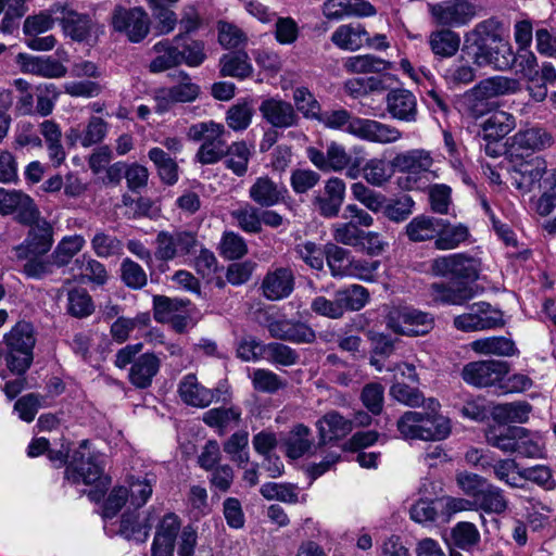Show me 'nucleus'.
<instances>
[{
    "instance_id": "e433bc0d",
    "label": "nucleus",
    "mask_w": 556,
    "mask_h": 556,
    "mask_svg": "<svg viewBox=\"0 0 556 556\" xmlns=\"http://www.w3.org/2000/svg\"><path fill=\"white\" fill-rule=\"evenodd\" d=\"M441 218L418 215L414 217L406 226L405 233L413 242H424L437 239L440 231Z\"/></svg>"
},
{
    "instance_id": "412c9836",
    "label": "nucleus",
    "mask_w": 556,
    "mask_h": 556,
    "mask_svg": "<svg viewBox=\"0 0 556 556\" xmlns=\"http://www.w3.org/2000/svg\"><path fill=\"white\" fill-rule=\"evenodd\" d=\"M295 286L294 273L290 267L270 268L261 283L263 295L269 301L287 299Z\"/></svg>"
},
{
    "instance_id": "09e8293b",
    "label": "nucleus",
    "mask_w": 556,
    "mask_h": 556,
    "mask_svg": "<svg viewBox=\"0 0 556 556\" xmlns=\"http://www.w3.org/2000/svg\"><path fill=\"white\" fill-rule=\"evenodd\" d=\"M430 292L434 301L451 305H460L473 296L469 287L453 288L443 282L432 283Z\"/></svg>"
},
{
    "instance_id": "603ef678",
    "label": "nucleus",
    "mask_w": 556,
    "mask_h": 556,
    "mask_svg": "<svg viewBox=\"0 0 556 556\" xmlns=\"http://www.w3.org/2000/svg\"><path fill=\"white\" fill-rule=\"evenodd\" d=\"M311 430L308 427L300 424L296 425L286 441L287 455L296 459L302 457L304 454L309 452L313 446V442L309 439Z\"/></svg>"
},
{
    "instance_id": "72a5a7b5",
    "label": "nucleus",
    "mask_w": 556,
    "mask_h": 556,
    "mask_svg": "<svg viewBox=\"0 0 556 556\" xmlns=\"http://www.w3.org/2000/svg\"><path fill=\"white\" fill-rule=\"evenodd\" d=\"M469 238L470 231L466 225L462 223L452 225L441 218L440 231L434 240V247L441 251L454 250L467 242Z\"/></svg>"
},
{
    "instance_id": "864d4df0",
    "label": "nucleus",
    "mask_w": 556,
    "mask_h": 556,
    "mask_svg": "<svg viewBox=\"0 0 556 556\" xmlns=\"http://www.w3.org/2000/svg\"><path fill=\"white\" fill-rule=\"evenodd\" d=\"M475 503L480 509L489 514L501 515L508 508V501L504 491L491 483Z\"/></svg>"
},
{
    "instance_id": "6ab92c4d",
    "label": "nucleus",
    "mask_w": 556,
    "mask_h": 556,
    "mask_svg": "<svg viewBox=\"0 0 556 556\" xmlns=\"http://www.w3.org/2000/svg\"><path fill=\"white\" fill-rule=\"evenodd\" d=\"M30 228L24 242L16 248L18 257H28L29 255H43L52 247L53 228L45 219H38V216L30 222Z\"/></svg>"
},
{
    "instance_id": "0eeeda50",
    "label": "nucleus",
    "mask_w": 556,
    "mask_h": 556,
    "mask_svg": "<svg viewBox=\"0 0 556 556\" xmlns=\"http://www.w3.org/2000/svg\"><path fill=\"white\" fill-rule=\"evenodd\" d=\"M7 345L5 362L9 370L24 375L30 367L36 344L34 328L28 323H17L4 337Z\"/></svg>"
},
{
    "instance_id": "bf43d9fd",
    "label": "nucleus",
    "mask_w": 556,
    "mask_h": 556,
    "mask_svg": "<svg viewBox=\"0 0 556 556\" xmlns=\"http://www.w3.org/2000/svg\"><path fill=\"white\" fill-rule=\"evenodd\" d=\"M351 193L356 201L372 213H379L384 208L386 195L370 189L363 182L358 181L352 184Z\"/></svg>"
},
{
    "instance_id": "774afa93",
    "label": "nucleus",
    "mask_w": 556,
    "mask_h": 556,
    "mask_svg": "<svg viewBox=\"0 0 556 556\" xmlns=\"http://www.w3.org/2000/svg\"><path fill=\"white\" fill-rule=\"evenodd\" d=\"M94 311L93 302L84 289H73L67 294V312L78 318L87 317Z\"/></svg>"
},
{
    "instance_id": "69168bd1",
    "label": "nucleus",
    "mask_w": 556,
    "mask_h": 556,
    "mask_svg": "<svg viewBox=\"0 0 556 556\" xmlns=\"http://www.w3.org/2000/svg\"><path fill=\"white\" fill-rule=\"evenodd\" d=\"M149 159L155 164L163 181L173 185L178 179L177 164L161 148H152Z\"/></svg>"
},
{
    "instance_id": "4d7b16f0",
    "label": "nucleus",
    "mask_w": 556,
    "mask_h": 556,
    "mask_svg": "<svg viewBox=\"0 0 556 556\" xmlns=\"http://www.w3.org/2000/svg\"><path fill=\"white\" fill-rule=\"evenodd\" d=\"M517 429L518 426L491 427L485 432V441L504 453L514 454Z\"/></svg>"
},
{
    "instance_id": "0e129e2a",
    "label": "nucleus",
    "mask_w": 556,
    "mask_h": 556,
    "mask_svg": "<svg viewBox=\"0 0 556 556\" xmlns=\"http://www.w3.org/2000/svg\"><path fill=\"white\" fill-rule=\"evenodd\" d=\"M414 205L412 197L406 194L390 201L386 198L381 212L391 222L402 223L413 214Z\"/></svg>"
},
{
    "instance_id": "7c9ffc66",
    "label": "nucleus",
    "mask_w": 556,
    "mask_h": 556,
    "mask_svg": "<svg viewBox=\"0 0 556 556\" xmlns=\"http://www.w3.org/2000/svg\"><path fill=\"white\" fill-rule=\"evenodd\" d=\"M367 38V30L359 24H344L339 26L331 35V42L341 50L357 51Z\"/></svg>"
},
{
    "instance_id": "ea45409f",
    "label": "nucleus",
    "mask_w": 556,
    "mask_h": 556,
    "mask_svg": "<svg viewBox=\"0 0 556 556\" xmlns=\"http://www.w3.org/2000/svg\"><path fill=\"white\" fill-rule=\"evenodd\" d=\"M428 43L435 56L452 58L459 49L460 37L457 33L444 28L430 33Z\"/></svg>"
},
{
    "instance_id": "6e6d98bb",
    "label": "nucleus",
    "mask_w": 556,
    "mask_h": 556,
    "mask_svg": "<svg viewBox=\"0 0 556 556\" xmlns=\"http://www.w3.org/2000/svg\"><path fill=\"white\" fill-rule=\"evenodd\" d=\"M86 240L80 235L64 237L52 253V264L58 267L65 266L70 261L81 251Z\"/></svg>"
},
{
    "instance_id": "cd10ccee",
    "label": "nucleus",
    "mask_w": 556,
    "mask_h": 556,
    "mask_svg": "<svg viewBox=\"0 0 556 556\" xmlns=\"http://www.w3.org/2000/svg\"><path fill=\"white\" fill-rule=\"evenodd\" d=\"M320 443L338 440L348 435L353 429V421L336 410L328 412L317 422Z\"/></svg>"
},
{
    "instance_id": "9d476101",
    "label": "nucleus",
    "mask_w": 556,
    "mask_h": 556,
    "mask_svg": "<svg viewBox=\"0 0 556 556\" xmlns=\"http://www.w3.org/2000/svg\"><path fill=\"white\" fill-rule=\"evenodd\" d=\"M431 271L435 276L476 281L481 271V261L467 253H453L434 258L431 262Z\"/></svg>"
},
{
    "instance_id": "a18cd8bd",
    "label": "nucleus",
    "mask_w": 556,
    "mask_h": 556,
    "mask_svg": "<svg viewBox=\"0 0 556 556\" xmlns=\"http://www.w3.org/2000/svg\"><path fill=\"white\" fill-rule=\"evenodd\" d=\"M169 77L176 83L169 90L177 103H189L198 99L200 86L192 81L188 73L178 71L169 74Z\"/></svg>"
},
{
    "instance_id": "a211bd4d",
    "label": "nucleus",
    "mask_w": 556,
    "mask_h": 556,
    "mask_svg": "<svg viewBox=\"0 0 556 556\" xmlns=\"http://www.w3.org/2000/svg\"><path fill=\"white\" fill-rule=\"evenodd\" d=\"M306 156L321 172H342L352 164V156L344 146L331 141L326 152L315 147L306 148Z\"/></svg>"
},
{
    "instance_id": "f03ea898",
    "label": "nucleus",
    "mask_w": 556,
    "mask_h": 556,
    "mask_svg": "<svg viewBox=\"0 0 556 556\" xmlns=\"http://www.w3.org/2000/svg\"><path fill=\"white\" fill-rule=\"evenodd\" d=\"M491 24L483 22L477 25L475 35L476 51L473 63L478 66H491L497 71H506L515 64V53L510 42L497 31L490 29Z\"/></svg>"
},
{
    "instance_id": "052dcab7",
    "label": "nucleus",
    "mask_w": 556,
    "mask_h": 556,
    "mask_svg": "<svg viewBox=\"0 0 556 556\" xmlns=\"http://www.w3.org/2000/svg\"><path fill=\"white\" fill-rule=\"evenodd\" d=\"M522 469L513 458H504L495 462L493 472L497 480L506 483L511 488H521Z\"/></svg>"
},
{
    "instance_id": "a878e982",
    "label": "nucleus",
    "mask_w": 556,
    "mask_h": 556,
    "mask_svg": "<svg viewBox=\"0 0 556 556\" xmlns=\"http://www.w3.org/2000/svg\"><path fill=\"white\" fill-rule=\"evenodd\" d=\"M18 212L24 223L34 220L39 212L34 200L21 190H8L0 187V214L9 215Z\"/></svg>"
},
{
    "instance_id": "8fccbe9b",
    "label": "nucleus",
    "mask_w": 556,
    "mask_h": 556,
    "mask_svg": "<svg viewBox=\"0 0 556 556\" xmlns=\"http://www.w3.org/2000/svg\"><path fill=\"white\" fill-rule=\"evenodd\" d=\"M151 525L147 518H140L136 511L125 513L121 520V533L127 540H135L137 542H144L149 536Z\"/></svg>"
},
{
    "instance_id": "393cba45",
    "label": "nucleus",
    "mask_w": 556,
    "mask_h": 556,
    "mask_svg": "<svg viewBox=\"0 0 556 556\" xmlns=\"http://www.w3.org/2000/svg\"><path fill=\"white\" fill-rule=\"evenodd\" d=\"M387 111L394 119L415 123L418 117V105L415 94L403 88L392 89L386 97Z\"/></svg>"
},
{
    "instance_id": "4c0bfd02",
    "label": "nucleus",
    "mask_w": 556,
    "mask_h": 556,
    "mask_svg": "<svg viewBox=\"0 0 556 556\" xmlns=\"http://www.w3.org/2000/svg\"><path fill=\"white\" fill-rule=\"evenodd\" d=\"M226 151L223 157L225 159V167L238 177L244 176L253 153L252 149L245 141L241 140L227 146Z\"/></svg>"
},
{
    "instance_id": "a19ab883",
    "label": "nucleus",
    "mask_w": 556,
    "mask_h": 556,
    "mask_svg": "<svg viewBox=\"0 0 556 556\" xmlns=\"http://www.w3.org/2000/svg\"><path fill=\"white\" fill-rule=\"evenodd\" d=\"M471 350L479 354L513 356L518 350L513 340L505 337H489L471 342Z\"/></svg>"
},
{
    "instance_id": "aec40b11",
    "label": "nucleus",
    "mask_w": 556,
    "mask_h": 556,
    "mask_svg": "<svg viewBox=\"0 0 556 556\" xmlns=\"http://www.w3.org/2000/svg\"><path fill=\"white\" fill-rule=\"evenodd\" d=\"M248 194L255 205L268 208L285 203L288 189L268 175H262L251 184Z\"/></svg>"
},
{
    "instance_id": "4be33fe9",
    "label": "nucleus",
    "mask_w": 556,
    "mask_h": 556,
    "mask_svg": "<svg viewBox=\"0 0 556 556\" xmlns=\"http://www.w3.org/2000/svg\"><path fill=\"white\" fill-rule=\"evenodd\" d=\"M60 24L63 31L72 40L78 42H89L97 36L99 27L87 14H81L67 4L65 10L60 13Z\"/></svg>"
},
{
    "instance_id": "c9c22d12",
    "label": "nucleus",
    "mask_w": 556,
    "mask_h": 556,
    "mask_svg": "<svg viewBox=\"0 0 556 556\" xmlns=\"http://www.w3.org/2000/svg\"><path fill=\"white\" fill-rule=\"evenodd\" d=\"M516 127V118L513 114L497 111L482 124V136L486 141H498L507 136Z\"/></svg>"
},
{
    "instance_id": "f3484780",
    "label": "nucleus",
    "mask_w": 556,
    "mask_h": 556,
    "mask_svg": "<svg viewBox=\"0 0 556 556\" xmlns=\"http://www.w3.org/2000/svg\"><path fill=\"white\" fill-rule=\"evenodd\" d=\"M350 135L379 144L393 143L402 138V132L396 127L361 117H355L350 125Z\"/></svg>"
},
{
    "instance_id": "20e7f679",
    "label": "nucleus",
    "mask_w": 556,
    "mask_h": 556,
    "mask_svg": "<svg viewBox=\"0 0 556 556\" xmlns=\"http://www.w3.org/2000/svg\"><path fill=\"white\" fill-rule=\"evenodd\" d=\"M142 343L127 344L115 354L114 365L124 369L130 365L128 381L137 389H148L160 371L161 359L154 353H143Z\"/></svg>"
},
{
    "instance_id": "58836bf2",
    "label": "nucleus",
    "mask_w": 556,
    "mask_h": 556,
    "mask_svg": "<svg viewBox=\"0 0 556 556\" xmlns=\"http://www.w3.org/2000/svg\"><path fill=\"white\" fill-rule=\"evenodd\" d=\"M126 482L129 504L135 508H140L146 505L148 500L151 497L156 478L153 473H146L144 476H129Z\"/></svg>"
},
{
    "instance_id": "f8f14e48",
    "label": "nucleus",
    "mask_w": 556,
    "mask_h": 556,
    "mask_svg": "<svg viewBox=\"0 0 556 556\" xmlns=\"http://www.w3.org/2000/svg\"><path fill=\"white\" fill-rule=\"evenodd\" d=\"M428 10L438 25L448 27L467 25L476 16V5L468 0H444L429 3Z\"/></svg>"
},
{
    "instance_id": "338daca9",
    "label": "nucleus",
    "mask_w": 556,
    "mask_h": 556,
    "mask_svg": "<svg viewBox=\"0 0 556 556\" xmlns=\"http://www.w3.org/2000/svg\"><path fill=\"white\" fill-rule=\"evenodd\" d=\"M254 115V109L249 102L231 105L226 112V123L235 131L247 129Z\"/></svg>"
},
{
    "instance_id": "c85d7f7f",
    "label": "nucleus",
    "mask_w": 556,
    "mask_h": 556,
    "mask_svg": "<svg viewBox=\"0 0 556 556\" xmlns=\"http://www.w3.org/2000/svg\"><path fill=\"white\" fill-rule=\"evenodd\" d=\"M242 410L239 406L215 407L203 414V422L216 429L219 435H224L229 429L238 427L242 420Z\"/></svg>"
},
{
    "instance_id": "ddd939ff",
    "label": "nucleus",
    "mask_w": 556,
    "mask_h": 556,
    "mask_svg": "<svg viewBox=\"0 0 556 556\" xmlns=\"http://www.w3.org/2000/svg\"><path fill=\"white\" fill-rule=\"evenodd\" d=\"M155 256L172 261L190 254L198 245L197 235L188 230L161 231L155 239Z\"/></svg>"
},
{
    "instance_id": "9b49d317",
    "label": "nucleus",
    "mask_w": 556,
    "mask_h": 556,
    "mask_svg": "<svg viewBox=\"0 0 556 556\" xmlns=\"http://www.w3.org/2000/svg\"><path fill=\"white\" fill-rule=\"evenodd\" d=\"M112 26L115 31L124 34L129 41L140 42L150 31V18L142 8L116 7L112 14Z\"/></svg>"
},
{
    "instance_id": "b1692460",
    "label": "nucleus",
    "mask_w": 556,
    "mask_h": 556,
    "mask_svg": "<svg viewBox=\"0 0 556 556\" xmlns=\"http://www.w3.org/2000/svg\"><path fill=\"white\" fill-rule=\"evenodd\" d=\"M262 117L276 128H290L299 123V115L293 105L280 98L265 99L260 105Z\"/></svg>"
},
{
    "instance_id": "2eb2a0df",
    "label": "nucleus",
    "mask_w": 556,
    "mask_h": 556,
    "mask_svg": "<svg viewBox=\"0 0 556 556\" xmlns=\"http://www.w3.org/2000/svg\"><path fill=\"white\" fill-rule=\"evenodd\" d=\"M267 330L271 338L294 344H309L316 340L315 330L300 320L268 318Z\"/></svg>"
},
{
    "instance_id": "de8ad7c7",
    "label": "nucleus",
    "mask_w": 556,
    "mask_h": 556,
    "mask_svg": "<svg viewBox=\"0 0 556 556\" xmlns=\"http://www.w3.org/2000/svg\"><path fill=\"white\" fill-rule=\"evenodd\" d=\"M261 208L250 202L240 203L239 206L230 212L238 227L248 233H258L261 227Z\"/></svg>"
},
{
    "instance_id": "4468645a",
    "label": "nucleus",
    "mask_w": 556,
    "mask_h": 556,
    "mask_svg": "<svg viewBox=\"0 0 556 556\" xmlns=\"http://www.w3.org/2000/svg\"><path fill=\"white\" fill-rule=\"evenodd\" d=\"M508 367L501 361H478L464 366L462 378L468 384L484 388L500 382L507 374Z\"/></svg>"
},
{
    "instance_id": "5fc2aeb1",
    "label": "nucleus",
    "mask_w": 556,
    "mask_h": 556,
    "mask_svg": "<svg viewBox=\"0 0 556 556\" xmlns=\"http://www.w3.org/2000/svg\"><path fill=\"white\" fill-rule=\"evenodd\" d=\"M249 433L240 430L232 433L223 445L224 452L229 456L230 460L238 466H244L249 462Z\"/></svg>"
},
{
    "instance_id": "7ed1b4c3",
    "label": "nucleus",
    "mask_w": 556,
    "mask_h": 556,
    "mask_svg": "<svg viewBox=\"0 0 556 556\" xmlns=\"http://www.w3.org/2000/svg\"><path fill=\"white\" fill-rule=\"evenodd\" d=\"M65 476L75 484L80 482L87 485L94 484L96 490L89 493V497L93 501H99L111 483L110 478L103 473L100 456L91 454L87 450L86 442H83L74 453L72 462L66 467Z\"/></svg>"
},
{
    "instance_id": "37998d69",
    "label": "nucleus",
    "mask_w": 556,
    "mask_h": 556,
    "mask_svg": "<svg viewBox=\"0 0 556 556\" xmlns=\"http://www.w3.org/2000/svg\"><path fill=\"white\" fill-rule=\"evenodd\" d=\"M14 92V113L18 116L35 115V94L30 83L23 78L11 83Z\"/></svg>"
},
{
    "instance_id": "e2e57ef3",
    "label": "nucleus",
    "mask_w": 556,
    "mask_h": 556,
    "mask_svg": "<svg viewBox=\"0 0 556 556\" xmlns=\"http://www.w3.org/2000/svg\"><path fill=\"white\" fill-rule=\"evenodd\" d=\"M61 92L54 84H42L37 87L35 114L46 117L52 114Z\"/></svg>"
},
{
    "instance_id": "c03bdc74",
    "label": "nucleus",
    "mask_w": 556,
    "mask_h": 556,
    "mask_svg": "<svg viewBox=\"0 0 556 556\" xmlns=\"http://www.w3.org/2000/svg\"><path fill=\"white\" fill-rule=\"evenodd\" d=\"M339 307L342 309V316L345 312H356L366 306L369 302L368 290L361 285H351L346 288L336 291Z\"/></svg>"
},
{
    "instance_id": "423d86ee",
    "label": "nucleus",
    "mask_w": 556,
    "mask_h": 556,
    "mask_svg": "<svg viewBox=\"0 0 556 556\" xmlns=\"http://www.w3.org/2000/svg\"><path fill=\"white\" fill-rule=\"evenodd\" d=\"M433 164L431 153L424 149L399 153L392 161V166L397 172L406 174L402 186L408 190L422 189L437 178Z\"/></svg>"
},
{
    "instance_id": "1a4fd4ad",
    "label": "nucleus",
    "mask_w": 556,
    "mask_h": 556,
    "mask_svg": "<svg viewBox=\"0 0 556 556\" xmlns=\"http://www.w3.org/2000/svg\"><path fill=\"white\" fill-rule=\"evenodd\" d=\"M434 326L433 317L414 307H393L387 315V327L396 334L417 337L427 334Z\"/></svg>"
},
{
    "instance_id": "39448f33",
    "label": "nucleus",
    "mask_w": 556,
    "mask_h": 556,
    "mask_svg": "<svg viewBox=\"0 0 556 556\" xmlns=\"http://www.w3.org/2000/svg\"><path fill=\"white\" fill-rule=\"evenodd\" d=\"M229 132L225 126L215 121L200 122L191 125L187 131V138L194 142H201L195 161L202 165H211L219 162L226 151L227 136Z\"/></svg>"
},
{
    "instance_id": "13d9d810",
    "label": "nucleus",
    "mask_w": 556,
    "mask_h": 556,
    "mask_svg": "<svg viewBox=\"0 0 556 556\" xmlns=\"http://www.w3.org/2000/svg\"><path fill=\"white\" fill-rule=\"evenodd\" d=\"M262 354L264 359L280 366H292L299 359V354L295 350L279 342L264 344Z\"/></svg>"
},
{
    "instance_id": "f704fd0d",
    "label": "nucleus",
    "mask_w": 556,
    "mask_h": 556,
    "mask_svg": "<svg viewBox=\"0 0 556 556\" xmlns=\"http://www.w3.org/2000/svg\"><path fill=\"white\" fill-rule=\"evenodd\" d=\"M514 453L527 458H543L545 444L542 434L518 427Z\"/></svg>"
},
{
    "instance_id": "680f3d73",
    "label": "nucleus",
    "mask_w": 556,
    "mask_h": 556,
    "mask_svg": "<svg viewBox=\"0 0 556 556\" xmlns=\"http://www.w3.org/2000/svg\"><path fill=\"white\" fill-rule=\"evenodd\" d=\"M392 174L393 172L383 159H370L363 167L364 179L374 187H382L391 179Z\"/></svg>"
},
{
    "instance_id": "79ce46f5",
    "label": "nucleus",
    "mask_w": 556,
    "mask_h": 556,
    "mask_svg": "<svg viewBox=\"0 0 556 556\" xmlns=\"http://www.w3.org/2000/svg\"><path fill=\"white\" fill-rule=\"evenodd\" d=\"M343 67L348 73H380L391 68V63L372 54H361L346 58Z\"/></svg>"
},
{
    "instance_id": "473e14b6",
    "label": "nucleus",
    "mask_w": 556,
    "mask_h": 556,
    "mask_svg": "<svg viewBox=\"0 0 556 556\" xmlns=\"http://www.w3.org/2000/svg\"><path fill=\"white\" fill-rule=\"evenodd\" d=\"M552 144V135L541 127L520 129L511 137V147L521 150L540 151Z\"/></svg>"
},
{
    "instance_id": "dca6fc26",
    "label": "nucleus",
    "mask_w": 556,
    "mask_h": 556,
    "mask_svg": "<svg viewBox=\"0 0 556 556\" xmlns=\"http://www.w3.org/2000/svg\"><path fill=\"white\" fill-rule=\"evenodd\" d=\"M546 170L547 163L541 156H532L515 163L509 172L511 185L520 192L528 193L540 186Z\"/></svg>"
},
{
    "instance_id": "f257e3e1",
    "label": "nucleus",
    "mask_w": 556,
    "mask_h": 556,
    "mask_svg": "<svg viewBox=\"0 0 556 556\" xmlns=\"http://www.w3.org/2000/svg\"><path fill=\"white\" fill-rule=\"evenodd\" d=\"M518 89L519 84L513 78L493 76L482 79L462 94L459 111L469 118L478 119L492 110V99L515 93Z\"/></svg>"
},
{
    "instance_id": "6e6552de",
    "label": "nucleus",
    "mask_w": 556,
    "mask_h": 556,
    "mask_svg": "<svg viewBox=\"0 0 556 556\" xmlns=\"http://www.w3.org/2000/svg\"><path fill=\"white\" fill-rule=\"evenodd\" d=\"M65 10V3H53L49 9L42 10L36 14L28 15L23 23V34L25 35V45L34 51H50L56 46V38L53 35L40 37L41 34L51 30L55 21L54 17Z\"/></svg>"
},
{
    "instance_id": "5701e85b",
    "label": "nucleus",
    "mask_w": 556,
    "mask_h": 556,
    "mask_svg": "<svg viewBox=\"0 0 556 556\" xmlns=\"http://www.w3.org/2000/svg\"><path fill=\"white\" fill-rule=\"evenodd\" d=\"M346 185L339 177H330L325 181L324 193L314 198V204L321 216L337 217L345 200Z\"/></svg>"
},
{
    "instance_id": "2f4dec72",
    "label": "nucleus",
    "mask_w": 556,
    "mask_h": 556,
    "mask_svg": "<svg viewBox=\"0 0 556 556\" xmlns=\"http://www.w3.org/2000/svg\"><path fill=\"white\" fill-rule=\"evenodd\" d=\"M427 422V414L409 410L404 413L396 425L399 432L404 439L428 441L434 434L425 427Z\"/></svg>"
},
{
    "instance_id": "3c124183",
    "label": "nucleus",
    "mask_w": 556,
    "mask_h": 556,
    "mask_svg": "<svg viewBox=\"0 0 556 556\" xmlns=\"http://www.w3.org/2000/svg\"><path fill=\"white\" fill-rule=\"evenodd\" d=\"M90 243L92 251L98 257H118L123 254V242L117 237L104 230H97Z\"/></svg>"
},
{
    "instance_id": "49530a36",
    "label": "nucleus",
    "mask_w": 556,
    "mask_h": 556,
    "mask_svg": "<svg viewBox=\"0 0 556 556\" xmlns=\"http://www.w3.org/2000/svg\"><path fill=\"white\" fill-rule=\"evenodd\" d=\"M222 76H230L236 78H245L252 74V65L245 52H230L220 58Z\"/></svg>"
},
{
    "instance_id": "c756f323",
    "label": "nucleus",
    "mask_w": 556,
    "mask_h": 556,
    "mask_svg": "<svg viewBox=\"0 0 556 556\" xmlns=\"http://www.w3.org/2000/svg\"><path fill=\"white\" fill-rule=\"evenodd\" d=\"M182 39L181 35L174 38V43L169 41H160L154 45L153 50L157 53L150 63L152 73H161L182 63L184 55L178 49L177 43Z\"/></svg>"
},
{
    "instance_id": "bb28decb",
    "label": "nucleus",
    "mask_w": 556,
    "mask_h": 556,
    "mask_svg": "<svg viewBox=\"0 0 556 556\" xmlns=\"http://www.w3.org/2000/svg\"><path fill=\"white\" fill-rule=\"evenodd\" d=\"M178 393L181 401L193 407H207L215 399V391L202 386L192 374L186 375L179 382Z\"/></svg>"
}]
</instances>
